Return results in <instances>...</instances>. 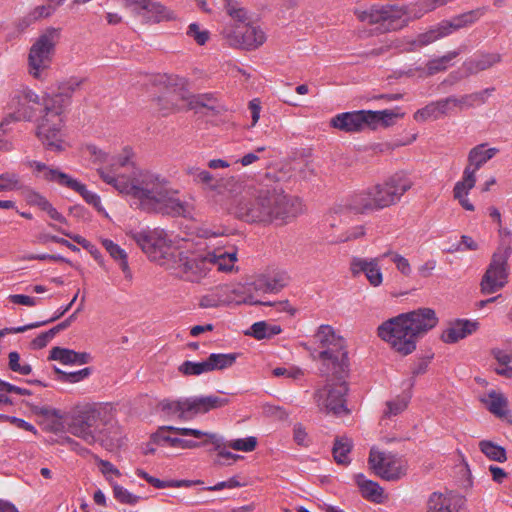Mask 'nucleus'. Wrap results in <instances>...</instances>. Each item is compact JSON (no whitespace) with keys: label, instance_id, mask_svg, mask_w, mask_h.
Wrapping results in <instances>:
<instances>
[{"label":"nucleus","instance_id":"nucleus-1","mask_svg":"<svg viewBox=\"0 0 512 512\" xmlns=\"http://www.w3.org/2000/svg\"><path fill=\"white\" fill-rule=\"evenodd\" d=\"M187 173L202 186L210 203L245 223L288 222L303 212L302 202L286 195L280 184L268 175L258 180L235 176L215 178L198 167L189 168Z\"/></svg>","mask_w":512,"mask_h":512},{"label":"nucleus","instance_id":"nucleus-2","mask_svg":"<svg viewBox=\"0 0 512 512\" xmlns=\"http://www.w3.org/2000/svg\"><path fill=\"white\" fill-rule=\"evenodd\" d=\"M82 82L81 79L70 78L60 83L56 92L45 93L43 96L28 88L21 91V98L25 103H35L42 107L37 118L36 136L46 149L54 152L65 150V110Z\"/></svg>","mask_w":512,"mask_h":512},{"label":"nucleus","instance_id":"nucleus-3","mask_svg":"<svg viewBox=\"0 0 512 512\" xmlns=\"http://www.w3.org/2000/svg\"><path fill=\"white\" fill-rule=\"evenodd\" d=\"M67 430L75 437L82 439L88 445L96 442H110L111 445L119 444L111 411L104 406L86 404L76 407L66 419Z\"/></svg>","mask_w":512,"mask_h":512},{"label":"nucleus","instance_id":"nucleus-4","mask_svg":"<svg viewBox=\"0 0 512 512\" xmlns=\"http://www.w3.org/2000/svg\"><path fill=\"white\" fill-rule=\"evenodd\" d=\"M97 171L104 182L120 193L130 196L146 211H150L159 199L165 196L169 186L166 178L150 170H135L129 180L126 177H115L103 169Z\"/></svg>","mask_w":512,"mask_h":512},{"label":"nucleus","instance_id":"nucleus-5","mask_svg":"<svg viewBox=\"0 0 512 512\" xmlns=\"http://www.w3.org/2000/svg\"><path fill=\"white\" fill-rule=\"evenodd\" d=\"M133 240L156 264L170 270L175 267L176 258L189 251L193 243L190 239H179L163 229L141 230L132 233Z\"/></svg>","mask_w":512,"mask_h":512},{"label":"nucleus","instance_id":"nucleus-6","mask_svg":"<svg viewBox=\"0 0 512 512\" xmlns=\"http://www.w3.org/2000/svg\"><path fill=\"white\" fill-rule=\"evenodd\" d=\"M229 398L217 395L195 396L176 400L163 399L158 408L167 419L190 421L198 414H205L211 410L228 405Z\"/></svg>","mask_w":512,"mask_h":512},{"label":"nucleus","instance_id":"nucleus-7","mask_svg":"<svg viewBox=\"0 0 512 512\" xmlns=\"http://www.w3.org/2000/svg\"><path fill=\"white\" fill-rule=\"evenodd\" d=\"M317 342L323 348L319 353V358L323 361L325 369H321L323 374L331 373L338 379H341L348 369V356L345 350V340L336 335L330 325H321L315 335Z\"/></svg>","mask_w":512,"mask_h":512},{"label":"nucleus","instance_id":"nucleus-8","mask_svg":"<svg viewBox=\"0 0 512 512\" xmlns=\"http://www.w3.org/2000/svg\"><path fill=\"white\" fill-rule=\"evenodd\" d=\"M498 149L486 148L480 144L472 148L468 154V165L465 167L462 179L455 183L453 188V197L467 211H474V205L469 201L468 195L476 183V172L490 159H492Z\"/></svg>","mask_w":512,"mask_h":512},{"label":"nucleus","instance_id":"nucleus-9","mask_svg":"<svg viewBox=\"0 0 512 512\" xmlns=\"http://www.w3.org/2000/svg\"><path fill=\"white\" fill-rule=\"evenodd\" d=\"M61 29L49 27L31 45L28 54V72L35 79H42L52 64Z\"/></svg>","mask_w":512,"mask_h":512},{"label":"nucleus","instance_id":"nucleus-10","mask_svg":"<svg viewBox=\"0 0 512 512\" xmlns=\"http://www.w3.org/2000/svg\"><path fill=\"white\" fill-rule=\"evenodd\" d=\"M501 242L481 280V288H502L508 283V259L512 253V233L500 229Z\"/></svg>","mask_w":512,"mask_h":512},{"label":"nucleus","instance_id":"nucleus-11","mask_svg":"<svg viewBox=\"0 0 512 512\" xmlns=\"http://www.w3.org/2000/svg\"><path fill=\"white\" fill-rule=\"evenodd\" d=\"M378 336L402 355L411 354L416 349L417 337L410 330L405 316L399 314L383 322L377 329Z\"/></svg>","mask_w":512,"mask_h":512},{"label":"nucleus","instance_id":"nucleus-12","mask_svg":"<svg viewBox=\"0 0 512 512\" xmlns=\"http://www.w3.org/2000/svg\"><path fill=\"white\" fill-rule=\"evenodd\" d=\"M376 210L370 188L355 192L331 208L325 217V224L332 229L338 222L349 219L350 214H363Z\"/></svg>","mask_w":512,"mask_h":512},{"label":"nucleus","instance_id":"nucleus-13","mask_svg":"<svg viewBox=\"0 0 512 512\" xmlns=\"http://www.w3.org/2000/svg\"><path fill=\"white\" fill-rule=\"evenodd\" d=\"M413 183L403 172L389 177L384 183L370 187L376 210L396 204Z\"/></svg>","mask_w":512,"mask_h":512},{"label":"nucleus","instance_id":"nucleus-14","mask_svg":"<svg viewBox=\"0 0 512 512\" xmlns=\"http://www.w3.org/2000/svg\"><path fill=\"white\" fill-rule=\"evenodd\" d=\"M250 290H211L200 298L199 306L201 308H216L231 304H250L274 306L277 303L270 300H258L248 293Z\"/></svg>","mask_w":512,"mask_h":512},{"label":"nucleus","instance_id":"nucleus-15","mask_svg":"<svg viewBox=\"0 0 512 512\" xmlns=\"http://www.w3.org/2000/svg\"><path fill=\"white\" fill-rule=\"evenodd\" d=\"M170 270L186 281L199 282L211 269L209 259L204 254L193 253L191 248L176 258L175 267Z\"/></svg>","mask_w":512,"mask_h":512},{"label":"nucleus","instance_id":"nucleus-16","mask_svg":"<svg viewBox=\"0 0 512 512\" xmlns=\"http://www.w3.org/2000/svg\"><path fill=\"white\" fill-rule=\"evenodd\" d=\"M368 463L373 472L387 481H395L405 475V462L395 454L370 450Z\"/></svg>","mask_w":512,"mask_h":512},{"label":"nucleus","instance_id":"nucleus-17","mask_svg":"<svg viewBox=\"0 0 512 512\" xmlns=\"http://www.w3.org/2000/svg\"><path fill=\"white\" fill-rule=\"evenodd\" d=\"M348 386L345 382L334 385H326L314 394V399L321 411L333 413L334 415L347 414L349 411L345 405V395Z\"/></svg>","mask_w":512,"mask_h":512},{"label":"nucleus","instance_id":"nucleus-18","mask_svg":"<svg viewBox=\"0 0 512 512\" xmlns=\"http://www.w3.org/2000/svg\"><path fill=\"white\" fill-rule=\"evenodd\" d=\"M417 338L426 335L435 328L439 322L436 312L428 307L418 308L416 310L402 313Z\"/></svg>","mask_w":512,"mask_h":512},{"label":"nucleus","instance_id":"nucleus-19","mask_svg":"<svg viewBox=\"0 0 512 512\" xmlns=\"http://www.w3.org/2000/svg\"><path fill=\"white\" fill-rule=\"evenodd\" d=\"M382 255L375 258L354 257L350 262V270L353 276L364 274L370 285L377 287L382 284L383 275L381 271Z\"/></svg>","mask_w":512,"mask_h":512},{"label":"nucleus","instance_id":"nucleus-20","mask_svg":"<svg viewBox=\"0 0 512 512\" xmlns=\"http://www.w3.org/2000/svg\"><path fill=\"white\" fill-rule=\"evenodd\" d=\"M330 126L346 133H359L369 128L367 110L343 112L330 120Z\"/></svg>","mask_w":512,"mask_h":512},{"label":"nucleus","instance_id":"nucleus-21","mask_svg":"<svg viewBox=\"0 0 512 512\" xmlns=\"http://www.w3.org/2000/svg\"><path fill=\"white\" fill-rule=\"evenodd\" d=\"M223 236L224 233L220 231L202 230L196 241L190 240L193 243V253L204 254L205 257L218 254L226 245V239Z\"/></svg>","mask_w":512,"mask_h":512},{"label":"nucleus","instance_id":"nucleus-22","mask_svg":"<svg viewBox=\"0 0 512 512\" xmlns=\"http://www.w3.org/2000/svg\"><path fill=\"white\" fill-rule=\"evenodd\" d=\"M479 326L476 320L455 319L448 323L440 338L444 343L454 344L475 333Z\"/></svg>","mask_w":512,"mask_h":512},{"label":"nucleus","instance_id":"nucleus-23","mask_svg":"<svg viewBox=\"0 0 512 512\" xmlns=\"http://www.w3.org/2000/svg\"><path fill=\"white\" fill-rule=\"evenodd\" d=\"M25 165L31 170L34 177L46 182L56 183L62 187H67L72 178L58 168L49 166L41 161L26 160Z\"/></svg>","mask_w":512,"mask_h":512},{"label":"nucleus","instance_id":"nucleus-24","mask_svg":"<svg viewBox=\"0 0 512 512\" xmlns=\"http://www.w3.org/2000/svg\"><path fill=\"white\" fill-rule=\"evenodd\" d=\"M149 212H157L171 216H185L190 213V205L177 197V192L170 185L166 189L165 196L159 199Z\"/></svg>","mask_w":512,"mask_h":512},{"label":"nucleus","instance_id":"nucleus-25","mask_svg":"<svg viewBox=\"0 0 512 512\" xmlns=\"http://www.w3.org/2000/svg\"><path fill=\"white\" fill-rule=\"evenodd\" d=\"M92 154L95 157V160L101 163H108L109 168H102L104 171L114 175L115 177H124L123 175L117 174V170L120 167H133L134 163L132 161L134 157V152L130 147H125L121 151V153L116 157H110L106 152L92 148Z\"/></svg>","mask_w":512,"mask_h":512},{"label":"nucleus","instance_id":"nucleus-26","mask_svg":"<svg viewBox=\"0 0 512 512\" xmlns=\"http://www.w3.org/2000/svg\"><path fill=\"white\" fill-rule=\"evenodd\" d=\"M291 284V278L286 271L267 269L250 278L247 285L254 288H284Z\"/></svg>","mask_w":512,"mask_h":512},{"label":"nucleus","instance_id":"nucleus-27","mask_svg":"<svg viewBox=\"0 0 512 512\" xmlns=\"http://www.w3.org/2000/svg\"><path fill=\"white\" fill-rule=\"evenodd\" d=\"M458 55H459V51H450L441 57H438V58L428 61L426 66H424V67L419 66V67H416L414 70L409 69L407 71V74L410 76H414V75L418 74V76H420V77L432 76L436 73L445 71L449 67L450 62L453 59H455Z\"/></svg>","mask_w":512,"mask_h":512},{"label":"nucleus","instance_id":"nucleus-28","mask_svg":"<svg viewBox=\"0 0 512 512\" xmlns=\"http://www.w3.org/2000/svg\"><path fill=\"white\" fill-rule=\"evenodd\" d=\"M32 117L33 112L22 107L2 120L0 123V151H10L12 149V143L6 138L7 133L11 130V124L21 120L30 121Z\"/></svg>","mask_w":512,"mask_h":512},{"label":"nucleus","instance_id":"nucleus-29","mask_svg":"<svg viewBox=\"0 0 512 512\" xmlns=\"http://www.w3.org/2000/svg\"><path fill=\"white\" fill-rule=\"evenodd\" d=\"M242 32L240 43L243 50H255L266 41L265 32L259 26L249 23V19L244 22Z\"/></svg>","mask_w":512,"mask_h":512},{"label":"nucleus","instance_id":"nucleus-30","mask_svg":"<svg viewBox=\"0 0 512 512\" xmlns=\"http://www.w3.org/2000/svg\"><path fill=\"white\" fill-rule=\"evenodd\" d=\"M347 221H348V219H346V221L343 223L338 222L337 227H335L333 229L324 223V226L326 228L330 229V232L327 235V238L329 239V241L331 243H344V242H348V241H353V240L359 239L365 235L366 230L363 225H356V226H353V227H350L347 229H344V228L339 229L340 226L346 224Z\"/></svg>","mask_w":512,"mask_h":512},{"label":"nucleus","instance_id":"nucleus-31","mask_svg":"<svg viewBox=\"0 0 512 512\" xmlns=\"http://www.w3.org/2000/svg\"><path fill=\"white\" fill-rule=\"evenodd\" d=\"M355 482L363 498L377 504L384 502V490L377 482L367 479L363 474H356Z\"/></svg>","mask_w":512,"mask_h":512},{"label":"nucleus","instance_id":"nucleus-32","mask_svg":"<svg viewBox=\"0 0 512 512\" xmlns=\"http://www.w3.org/2000/svg\"><path fill=\"white\" fill-rule=\"evenodd\" d=\"M501 61L499 53H482L466 60L463 68L468 74H477L480 71L487 70Z\"/></svg>","mask_w":512,"mask_h":512},{"label":"nucleus","instance_id":"nucleus-33","mask_svg":"<svg viewBox=\"0 0 512 512\" xmlns=\"http://www.w3.org/2000/svg\"><path fill=\"white\" fill-rule=\"evenodd\" d=\"M183 434H193V437L196 439L207 438L212 444L215 445V450L218 452V457L225 459L237 460L242 458L240 455L233 454L230 451L226 450L228 446H225L226 442H224L223 438L219 437L215 433L205 432L202 430H179Z\"/></svg>","mask_w":512,"mask_h":512},{"label":"nucleus","instance_id":"nucleus-34","mask_svg":"<svg viewBox=\"0 0 512 512\" xmlns=\"http://www.w3.org/2000/svg\"><path fill=\"white\" fill-rule=\"evenodd\" d=\"M399 108L394 110L386 109L381 111L367 110V117L369 120V129L375 130L379 125L389 127L395 123L397 118H402L403 113H400Z\"/></svg>","mask_w":512,"mask_h":512},{"label":"nucleus","instance_id":"nucleus-35","mask_svg":"<svg viewBox=\"0 0 512 512\" xmlns=\"http://www.w3.org/2000/svg\"><path fill=\"white\" fill-rule=\"evenodd\" d=\"M460 499L433 493L428 500L427 512H458V503Z\"/></svg>","mask_w":512,"mask_h":512},{"label":"nucleus","instance_id":"nucleus-36","mask_svg":"<svg viewBox=\"0 0 512 512\" xmlns=\"http://www.w3.org/2000/svg\"><path fill=\"white\" fill-rule=\"evenodd\" d=\"M195 430L194 428L175 427V426H161L158 430L151 435V442L156 445L168 444L169 447L180 448L182 438L170 437L166 434L167 431L174 432L182 436H193V434H183L179 430Z\"/></svg>","mask_w":512,"mask_h":512},{"label":"nucleus","instance_id":"nucleus-37","mask_svg":"<svg viewBox=\"0 0 512 512\" xmlns=\"http://www.w3.org/2000/svg\"><path fill=\"white\" fill-rule=\"evenodd\" d=\"M244 22L227 23L220 31L221 40L225 45L233 49H241V36Z\"/></svg>","mask_w":512,"mask_h":512},{"label":"nucleus","instance_id":"nucleus-38","mask_svg":"<svg viewBox=\"0 0 512 512\" xmlns=\"http://www.w3.org/2000/svg\"><path fill=\"white\" fill-rule=\"evenodd\" d=\"M210 261V269L213 266L217 267L218 271L231 272L237 262V252L235 249L231 251H221L218 254H213L212 257H207Z\"/></svg>","mask_w":512,"mask_h":512},{"label":"nucleus","instance_id":"nucleus-39","mask_svg":"<svg viewBox=\"0 0 512 512\" xmlns=\"http://www.w3.org/2000/svg\"><path fill=\"white\" fill-rule=\"evenodd\" d=\"M353 448L351 439L345 436L337 437L334 441L332 453L337 464L348 465L351 462L349 454Z\"/></svg>","mask_w":512,"mask_h":512},{"label":"nucleus","instance_id":"nucleus-40","mask_svg":"<svg viewBox=\"0 0 512 512\" xmlns=\"http://www.w3.org/2000/svg\"><path fill=\"white\" fill-rule=\"evenodd\" d=\"M101 243L106 251L110 254V256L118 262L119 267L123 271L125 277L131 278L126 252L118 244L114 243L110 239H101Z\"/></svg>","mask_w":512,"mask_h":512},{"label":"nucleus","instance_id":"nucleus-41","mask_svg":"<svg viewBox=\"0 0 512 512\" xmlns=\"http://www.w3.org/2000/svg\"><path fill=\"white\" fill-rule=\"evenodd\" d=\"M66 188L77 192L88 204L92 205L99 212L103 211L100 197L96 193L89 191L86 186L77 179L72 177Z\"/></svg>","mask_w":512,"mask_h":512},{"label":"nucleus","instance_id":"nucleus-42","mask_svg":"<svg viewBox=\"0 0 512 512\" xmlns=\"http://www.w3.org/2000/svg\"><path fill=\"white\" fill-rule=\"evenodd\" d=\"M486 11L487 9L485 7H481L459 14L452 18V25H454V29L456 30L469 27L476 23Z\"/></svg>","mask_w":512,"mask_h":512},{"label":"nucleus","instance_id":"nucleus-43","mask_svg":"<svg viewBox=\"0 0 512 512\" xmlns=\"http://www.w3.org/2000/svg\"><path fill=\"white\" fill-rule=\"evenodd\" d=\"M281 327L279 325H270L265 321H259L254 323L250 327V331L246 334L253 336L254 338L261 340L265 338H270L272 336L278 335L281 333Z\"/></svg>","mask_w":512,"mask_h":512},{"label":"nucleus","instance_id":"nucleus-44","mask_svg":"<svg viewBox=\"0 0 512 512\" xmlns=\"http://www.w3.org/2000/svg\"><path fill=\"white\" fill-rule=\"evenodd\" d=\"M237 353H212L207 358L211 371L223 370L234 365Z\"/></svg>","mask_w":512,"mask_h":512},{"label":"nucleus","instance_id":"nucleus-45","mask_svg":"<svg viewBox=\"0 0 512 512\" xmlns=\"http://www.w3.org/2000/svg\"><path fill=\"white\" fill-rule=\"evenodd\" d=\"M489 411L499 417L506 414L507 400L503 394L491 391L487 399H483Z\"/></svg>","mask_w":512,"mask_h":512},{"label":"nucleus","instance_id":"nucleus-46","mask_svg":"<svg viewBox=\"0 0 512 512\" xmlns=\"http://www.w3.org/2000/svg\"><path fill=\"white\" fill-rule=\"evenodd\" d=\"M479 448L490 460L497 462H505L507 460L506 450L495 443L483 440L479 443Z\"/></svg>","mask_w":512,"mask_h":512},{"label":"nucleus","instance_id":"nucleus-47","mask_svg":"<svg viewBox=\"0 0 512 512\" xmlns=\"http://www.w3.org/2000/svg\"><path fill=\"white\" fill-rule=\"evenodd\" d=\"M21 177L15 172H4L0 174V192H12L22 189Z\"/></svg>","mask_w":512,"mask_h":512},{"label":"nucleus","instance_id":"nucleus-48","mask_svg":"<svg viewBox=\"0 0 512 512\" xmlns=\"http://www.w3.org/2000/svg\"><path fill=\"white\" fill-rule=\"evenodd\" d=\"M179 371L187 376H198L203 373L211 372L208 360L202 362L185 361L179 366Z\"/></svg>","mask_w":512,"mask_h":512},{"label":"nucleus","instance_id":"nucleus-49","mask_svg":"<svg viewBox=\"0 0 512 512\" xmlns=\"http://www.w3.org/2000/svg\"><path fill=\"white\" fill-rule=\"evenodd\" d=\"M226 13L236 22L248 20V13L237 0H223Z\"/></svg>","mask_w":512,"mask_h":512},{"label":"nucleus","instance_id":"nucleus-50","mask_svg":"<svg viewBox=\"0 0 512 512\" xmlns=\"http://www.w3.org/2000/svg\"><path fill=\"white\" fill-rule=\"evenodd\" d=\"M49 226L52 227L53 229H55L56 231L62 233L63 235L71 238L77 244L81 245L84 249L88 250L96 260L101 258L100 251L93 244H91L88 240H86L82 236L72 235L69 232H67L66 230L62 229L61 227H57L54 224H49Z\"/></svg>","mask_w":512,"mask_h":512},{"label":"nucleus","instance_id":"nucleus-51","mask_svg":"<svg viewBox=\"0 0 512 512\" xmlns=\"http://www.w3.org/2000/svg\"><path fill=\"white\" fill-rule=\"evenodd\" d=\"M410 396H397L395 399L388 401L386 403L387 409L384 411L385 417H393L397 416L401 412H403L409 403Z\"/></svg>","mask_w":512,"mask_h":512},{"label":"nucleus","instance_id":"nucleus-52","mask_svg":"<svg viewBox=\"0 0 512 512\" xmlns=\"http://www.w3.org/2000/svg\"><path fill=\"white\" fill-rule=\"evenodd\" d=\"M225 446H228V448L237 451L251 452L257 446V438L254 436H249L246 438L232 439L227 441Z\"/></svg>","mask_w":512,"mask_h":512},{"label":"nucleus","instance_id":"nucleus-53","mask_svg":"<svg viewBox=\"0 0 512 512\" xmlns=\"http://www.w3.org/2000/svg\"><path fill=\"white\" fill-rule=\"evenodd\" d=\"M75 351L62 347H53L50 350L49 359L56 360L64 365L74 364Z\"/></svg>","mask_w":512,"mask_h":512},{"label":"nucleus","instance_id":"nucleus-54","mask_svg":"<svg viewBox=\"0 0 512 512\" xmlns=\"http://www.w3.org/2000/svg\"><path fill=\"white\" fill-rule=\"evenodd\" d=\"M23 196L28 205L36 206L42 211L50 203L44 195L31 188H26L23 192Z\"/></svg>","mask_w":512,"mask_h":512},{"label":"nucleus","instance_id":"nucleus-55","mask_svg":"<svg viewBox=\"0 0 512 512\" xmlns=\"http://www.w3.org/2000/svg\"><path fill=\"white\" fill-rule=\"evenodd\" d=\"M413 118L417 122H425L429 119L440 118L439 109L437 107L436 102H431L428 105H426L425 107L417 110L414 113Z\"/></svg>","mask_w":512,"mask_h":512},{"label":"nucleus","instance_id":"nucleus-56","mask_svg":"<svg viewBox=\"0 0 512 512\" xmlns=\"http://www.w3.org/2000/svg\"><path fill=\"white\" fill-rule=\"evenodd\" d=\"M186 34L201 46L205 45L210 39V32L202 29L197 23H191L187 28Z\"/></svg>","mask_w":512,"mask_h":512},{"label":"nucleus","instance_id":"nucleus-57","mask_svg":"<svg viewBox=\"0 0 512 512\" xmlns=\"http://www.w3.org/2000/svg\"><path fill=\"white\" fill-rule=\"evenodd\" d=\"M196 107L206 108L211 111L213 114H221L226 111V108L220 104L215 98L209 95H202L195 102Z\"/></svg>","mask_w":512,"mask_h":512},{"label":"nucleus","instance_id":"nucleus-58","mask_svg":"<svg viewBox=\"0 0 512 512\" xmlns=\"http://www.w3.org/2000/svg\"><path fill=\"white\" fill-rule=\"evenodd\" d=\"M113 495H114V498L117 501H119L120 503L129 504V505L136 504L140 499L139 496L132 494L126 488H124L118 484L113 485Z\"/></svg>","mask_w":512,"mask_h":512},{"label":"nucleus","instance_id":"nucleus-59","mask_svg":"<svg viewBox=\"0 0 512 512\" xmlns=\"http://www.w3.org/2000/svg\"><path fill=\"white\" fill-rule=\"evenodd\" d=\"M382 257H390L391 261L396 265L397 270L403 275H409L411 273L412 269L410 263L408 259L402 255L392 251H387L382 254Z\"/></svg>","mask_w":512,"mask_h":512},{"label":"nucleus","instance_id":"nucleus-60","mask_svg":"<svg viewBox=\"0 0 512 512\" xmlns=\"http://www.w3.org/2000/svg\"><path fill=\"white\" fill-rule=\"evenodd\" d=\"M493 91L494 88H486L481 91L468 94L472 107L485 104Z\"/></svg>","mask_w":512,"mask_h":512},{"label":"nucleus","instance_id":"nucleus-61","mask_svg":"<svg viewBox=\"0 0 512 512\" xmlns=\"http://www.w3.org/2000/svg\"><path fill=\"white\" fill-rule=\"evenodd\" d=\"M57 7L58 6H55L52 3L48 4V5L37 6L33 9L30 16L33 20H39L41 18H48L54 14Z\"/></svg>","mask_w":512,"mask_h":512},{"label":"nucleus","instance_id":"nucleus-62","mask_svg":"<svg viewBox=\"0 0 512 512\" xmlns=\"http://www.w3.org/2000/svg\"><path fill=\"white\" fill-rule=\"evenodd\" d=\"M92 373V369L90 367H85L78 371L73 372H67L66 375H63L65 377V383H77L80 382L86 378H88Z\"/></svg>","mask_w":512,"mask_h":512},{"label":"nucleus","instance_id":"nucleus-63","mask_svg":"<svg viewBox=\"0 0 512 512\" xmlns=\"http://www.w3.org/2000/svg\"><path fill=\"white\" fill-rule=\"evenodd\" d=\"M94 459L100 467L101 473L108 479L109 474H113L117 477L121 475L120 471L109 461L100 459L98 456H94Z\"/></svg>","mask_w":512,"mask_h":512},{"label":"nucleus","instance_id":"nucleus-64","mask_svg":"<svg viewBox=\"0 0 512 512\" xmlns=\"http://www.w3.org/2000/svg\"><path fill=\"white\" fill-rule=\"evenodd\" d=\"M55 337V332L52 329H49L46 332L39 334L33 341L32 346L35 349L44 348L50 340Z\"/></svg>","mask_w":512,"mask_h":512}]
</instances>
